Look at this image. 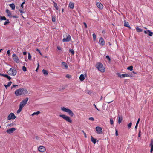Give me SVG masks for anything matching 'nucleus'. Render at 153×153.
Here are the masks:
<instances>
[{"mask_svg":"<svg viewBox=\"0 0 153 153\" xmlns=\"http://www.w3.org/2000/svg\"><path fill=\"white\" fill-rule=\"evenodd\" d=\"M100 44L102 45H104L105 44V42L103 39L102 37H100L99 39Z\"/></svg>","mask_w":153,"mask_h":153,"instance_id":"nucleus-15","label":"nucleus"},{"mask_svg":"<svg viewBox=\"0 0 153 153\" xmlns=\"http://www.w3.org/2000/svg\"><path fill=\"white\" fill-rule=\"evenodd\" d=\"M23 54H24V55H26V54H27V52H26V51L24 52H23Z\"/></svg>","mask_w":153,"mask_h":153,"instance_id":"nucleus-60","label":"nucleus"},{"mask_svg":"<svg viewBox=\"0 0 153 153\" xmlns=\"http://www.w3.org/2000/svg\"><path fill=\"white\" fill-rule=\"evenodd\" d=\"M140 118H139L138 120H137V122L136 123V124L138 125V123H139V121H140Z\"/></svg>","mask_w":153,"mask_h":153,"instance_id":"nucleus-57","label":"nucleus"},{"mask_svg":"<svg viewBox=\"0 0 153 153\" xmlns=\"http://www.w3.org/2000/svg\"><path fill=\"white\" fill-rule=\"evenodd\" d=\"M16 130V129L14 128H10L6 130V132L9 134L12 133Z\"/></svg>","mask_w":153,"mask_h":153,"instance_id":"nucleus-9","label":"nucleus"},{"mask_svg":"<svg viewBox=\"0 0 153 153\" xmlns=\"http://www.w3.org/2000/svg\"><path fill=\"white\" fill-rule=\"evenodd\" d=\"M84 135L85 137V138H86V137H87V136H86V133H84Z\"/></svg>","mask_w":153,"mask_h":153,"instance_id":"nucleus-62","label":"nucleus"},{"mask_svg":"<svg viewBox=\"0 0 153 153\" xmlns=\"http://www.w3.org/2000/svg\"><path fill=\"white\" fill-rule=\"evenodd\" d=\"M22 70L25 72L26 71H27V68H26L25 66H23V67H22Z\"/></svg>","mask_w":153,"mask_h":153,"instance_id":"nucleus-39","label":"nucleus"},{"mask_svg":"<svg viewBox=\"0 0 153 153\" xmlns=\"http://www.w3.org/2000/svg\"><path fill=\"white\" fill-rule=\"evenodd\" d=\"M136 29V31L138 32H141L142 31V29H141V28H139L137 27Z\"/></svg>","mask_w":153,"mask_h":153,"instance_id":"nucleus-29","label":"nucleus"},{"mask_svg":"<svg viewBox=\"0 0 153 153\" xmlns=\"http://www.w3.org/2000/svg\"><path fill=\"white\" fill-rule=\"evenodd\" d=\"M62 64L64 66L66 69H67L68 68V66L67 63L64 62H62Z\"/></svg>","mask_w":153,"mask_h":153,"instance_id":"nucleus-23","label":"nucleus"},{"mask_svg":"<svg viewBox=\"0 0 153 153\" xmlns=\"http://www.w3.org/2000/svg\"><path fill=\"white\" fill-rule=\"evenodd\" d=\"M96 5L97 7L100 9H102L103 8V5L100 2H97Z\"/></svg>","mask_w":153,"mask_h":153,"instance_id":"nucleus-14","label":"nucleus"},{"mask_svg":"<svg viewBox=\"0 0 153 153\" xmlns=\"http://www.w3.org/2000/svg\"><path fill=\"white\" fill-rule=\"evenodd\" d=\"M18 86V85H13L12 87H11V89H12V88H14V87H17Z\"/></svg>","mask_w":153,"mask_h":153,"instance_id":"nucleus-55","label":"nucleus"},{"mask_svg":"<svg viewBox=\"0 0 153 153\" xmlns=\"http://www.w3.org/2000/svg\"><path fill=\"white\" fill-rule=\"evenodd\" d=\"M96 130L98 134H100L102 133V128L98 126L96 127Z\"/></svg>","mask_w":153,"mask_h":153,"instance_id":"nucleus-11","label":"nucleus"},{"mask_svg":"<svg viewBox=\"0 0 153 153\" xmlns=\"http://www.w3.org/2000/svg\"><path fill=\"white\" fill-rule=\"evenodd\" d=\"M25 2H22L21 5V6L22 7V8H23V4H25Z\"/></svg>","mask_w":153,"mask_h":153,"instance_id":"nucleus-50","label":"nucleus"},{"mask_svg":"<svg viewBox=\"0 0 153 153\" xmlns=\"http://www.w3.org/2000/svg\"><path fill=\"white\" fill-rule=\"evenodd\" d=\"M36 138L37 140H39V137H36Z\"/></svg>","mask_w":153,"mask_h":153,"instance_id":"nucleus-64","label":"nucleus"},{"mask_svg":"<svg viewBox=\"0 0 153 153\" xmlns=\"http://www.w3.org/2000/svg\"><path fill=\"white\" fill-rule=\"evenodd\" d=\"M42 72L45 75H48V71L46 70L43 69L42 70Z\"/></svg>","mask_w":153,"mask_h":153,"instance_id":"nucleus-22","label":"nucleus"},{"mask_svg":"<svg viewBox=\"0 0 153 153\" xmlns=\"http://www.w3.org/2000/svg\"><path fill=\"white\" fill-rule=\"evenodd\" d=\"M6 20V18L5 16H0V22L1 20Z\"/></svg>","mask_w":153,"mask_h":153,"instance_id":"nucleus-28","label":"nucleus"},{"mask_svg":"<svg viewBox=\"0 0 153 153\" xmlns=\"http://www.w3.org/2000/svg\"><path fill=\"white\" fill-rule=\"evenodd\" d=\"M12 58L13 60L16 63H19V62L18 57L15 54L12 55Z\"/></svg>","mask_w":153,"mask_h":153,"instance_id":"nucleus-8","label":"nucleus"},{"mask_svg":"<svg viewBox=\"0 0 153 153\" xmlns=\"http://www.w3.org/2000/svg\"><path fill=\"white\" fill-rule=\"evenodd\" d=\"M59 116L69 123H71L72 122V120L71 119L70 117L68 116H66L65 115L60 114Z\"/></svg>","mask_w":153,"mask_h":153,"instance_id":"nucleus-5","label":"nucleus"},{"mask_svg":"<svg viewBox=\"0 0 153 153\" xmlns=\"http://www.w3.org/2000/svg\"><path fill=\"white\" fill-rule=\"evenodd\" d=\"M1 76L6 77V78H7L9 80H10L11 79V77L10 76H9L7 74H1Z\"/></svg>","mask_w":153,"mask_h":153,"instance_id":"nucleus-19","label":"nucleus"},{"mask_svg":"<svg viewBox=\"0 0 153 153\" xmlns=\"http://www.w3.org/2000/svg\"><path fill=\"white\" fill-rule=\"evenodd\" d=\"M38 149L39 151L41 152H44L45 150V147L43 146H41L39 147L38 148Z\"/></svg>","mask_w":153,"mask_h":153,"instance_id":"nucleus-16","label":"nucleus"},{"mask_svg":"<svg viewBox=\"0 0 153 153\" xmlns=\"http://www.w3.org/2000/svg\"><path fill=\"white\" fill-rule=\"evenodd\" d=\"M93 105H94V106L95 107V108H96V109L97 110L99 111H100V110H99L96 107V105H95V104H93Z\"/></svg>","mask_w":153,"mask_h":153,"instance_id":"nucleus-53","label":"nucleus"},{"mask_svg":"<svg viewBox=\"0 0 153 153\" xmlns=\"http://www.w3.org/2000/svg\"><path fill=\"white\" fill-rule=\"evenodd\" d=\"M68 6L70 9H73L74 7V3L72 2H70Z\"/></svg>","mask_w":153,"mask_h":153,"instance_id":"nucleus-18","label":"nucleus"},{"mask_svg":"<svg viewBox=\"0 0 153 153\" xmlns=\"http://www.w3.org/2000/svg\"><path fill=\"white\" fill-rule=\"evenodd\" d=\"M22 109V108L21 107H19V109H18V110H17V113H19L21 111Z\"/></svg>","mask_w":153,"mask_h":153,"instance_id":"nucleus-35","label":"nucleus"},{"mask_svg":"<svg viewBox=\"0 0 153 153\" xmlns=\"http://www.w3.org/2000/svg\"><path fill=\"white\" fill-rule=\"evenodd\" d=\"M141 133V131L140 130L139 131V133H138V137H140L141 136V134H140Z\"/></svg>","mask_w":153,"mask_h":153,"instance_id":"nucleus-49","label":"nucleus"},{"mask_svg":"<svg viewBox=\"0 0 153 153\" xmlns=\"http://www.w3.org/2000/svg\"><path fill=\"white\" fill-rule=\"evenodd\" d=\"M89 119L90 120H92V121H94V120L93 117H89Z\"/></svg>","mask_w":153,"mask_h":153,"instance_id":"nucleus-46","label":"nucleus"},{"mask_svg":"<svg viewBox=\"0 0 153 153\" xmlns=\"http://www.w3.org/2000/svg\"><path fill=\"white\" fill-rule=\"evenodd\" d=\"M6 21H5L4 23V25H6L10 23L8 19H6Z\"/></svg>","mask_w":153,"mask_h":153,"instance_id":"nucleus-32","label":"nucleus"},{"mask_svg":"<svg viewBox=\"0 0 153 153\" xmlns=\"http://www.w3.org/2000/svg\"><path fill=\"white\" fill-rule=\"evenodd\" d=\"M144 32L146 34H148L150 36H152L153 35V32H151L150 30H145Z\"/></svg>","mask_w":153,"mask_h":153,"instance_id":"nucleus-13","label":"nucleus"},{"mask_svg":"<svg viewBox=\"0 0 153 153\" xmlns=\"http://www.w3.org/2000/svg\"><path fill=\"white\" fill-rule=\"evenodd\" d=\"M36 50L38 52H39V53H40V55H42V54L40 52V50H39V49H36Z\"/></svg>","mask_w":153,"mask_h":153,"instance_id":"nucleus-48","label":"nucleus"},{"mask_svg":"<svg viewBox=\"0 0 153 153\" xmlns=\"http://www.w3.org/2000/svg\"><path fill=\"white\" fill-rule=\"evenodd\" d=\"M19 11L21 13H24L23 11L22 10H19Z\"/></svg>","mask_w":153,"mask_h":153,"instance_id":"nucleus-61","label":"nucleus"},{"mask_svg":"<svg viewBox=\"0 0 153 153\" xmlns=\"http://www.w3.org/2000/svg\"><path fill=\"white\" fill-rule=\"evenodd\" d=\"M39 63H38V64H37V68L36 69V71H38V68H39Z\"/></svg>","mask_w":153,"mask_h":153,"instance_id":"nucleus-47","label":"nucleus"},{"mask_svg":"<svg viewBox=\"0 0 153 153\" xmlns=\"http://www.w3.org/2000/svg\"><path fill=\"white\" fill-rule=\"evenodd\" d=\"M8 73L9 75L15 76L16 74L17 71L14 68H11L8 71Z\"/></svg>","mask_w":153,"mask_h":153,"instance_id":"nucleus-4","label":"nucleus"},{"mask_svg":"<svg viewBox=\"0 0 153 153\" xmlns=\"http://www.w3.org/2000/svg\"><path fill=\"white\" fill-rule=\"evenodd\" d=\"M12 82L11 81L9 82L7 85H4V86L6 88H7V87L10 86L12 83Z\"/></svg>","mask_w":153,"mask_h":153,"instance_id":"nucleus-26","label":"nucleus"},{"mask_svg":"<svg viewBox=\"0 0 153 153\" xmlns=\"http://www.w3.org/2000/svg\"><path fill=\"white\" fill-rule=\"evenodd\" d=\"M122 77H123L122 78L125 77H132L133 76L132 75L129 73L122 74Z\"/></svg>","mask_w":153,"mask_h":153,"instance_id":"nucleus-10","label":"nucleus"},{"mask_svg":"<svg viewBox=\"0 0 153 153\" xmlns=\"http://www.w3.org/2000/svg\"><path fill=\"white\" fill-rule=\"evenodd\" d=\"M57 49L58 50H61V48L60 46H58L57 47Z\"/></svg>","mask_w":153,"mask_h":153,"instance_id":"nucleus-59","label":"nucleus"},{"mask_svg":"<svg viewBox=\"0 0 153 153\" xmlns=\"http://www.w3.org/2000/svg\"><path fill=\"white\" fill-rule=\"evenodd\" d=\"M12 17L14 18H17V16H12Z\"/></svg>","mask_w":153,"mask_h":153,"instance_id":"nucleus-63","label":"nucleus"},{"mask_svg":"<svg viewBox=\"0 0 153 153\" xmlns=\"http://www.w3.org/2000/svg\"><path fill=\"white\" fill-rule=\"evenodd\" d=\"M117 75L120 78H122L123 77H122V74H121L117 73Z\"/></svg>","mask_w":153,"mask_h":153,"instance_id":"nucleus-38","label":"nucleus"},{"mask_svg":"<svg viewBox=\"0 0 153 153\" xmlns=\"http://www.w3.org/2000/svg\"><path fill=\"white\" fill-rule=\"evenodd\" d=\"M6 12L8 14V16H10L11 14V13L8 9H7L6 10Z\"/></svg>","mask_w":153,"mask_h":153,"instance_id":"nucleus-30","label":"nucleus"},{"mask_svg":"<svg viewBox=\"0 0 153 153\" xmlns=\"http://www.w3.org/2000/svg\"><path fill=\"white\" fill-rule=\"evenodd\" d=\"M115 131H116V135L117 136L118 135V132H117V129H115Z\"/></svg>","mask_w":153,"mask_h":153,"instance_id":"nucleus-54","label":"nucleus"},{"mask_svg":"<svg viewBox=\"0 0 153 153\" xmlns=\"http://www.w3.org/2000/svg\"><path fill=\"white\" fill-rule=\"evenodd\" d=\"M53 3H54L53 6L57 10H58V8L57 6V5L56 3H55L53 1Z\"/></svg>","mask_w":153,"mask_h":153,"instance_id":"nucleus-27","label":"nucleus"},{"mask_svg":"<svg viewBox=\"0 0 153 153\" xmlns=\"http://www.w3.org/2000/svg\"><path fill=\"white\" fill-rule=\"evenodd\" d=\"M96 67L99 71L101 72H103L105 71V69L103 65L100 62L97 63L96 65Z\"/></svg>","mask_w":153,"mask_h":153,"instance_id":"nucleus-2","label":"nucleus"},{"mask_svg":"<svg viewBox=\"0 0 153 153\" xmlns=\"http://www.w3.org/2000/svg\"><path fill=\"white\" fill-rule=\"evenodd\" d=\"M28 100V98L27 97L23 100L20 103L19 107L23 108L27 103Z\"/></svg>","mask_w":153,"mask_h":153,"instance_id":"nucleus-6","label":"nucleus"},{"mask_svg":"<svg viewBox=\"0 0 153 153\" xmlns=\"http://www.w3.org/2000/svg\"><path fill=\"white\" fill-rule=\"evenodd\" d=\"M71 38V36L70 35H68L66 38L63 39H62V41L63 42H69Z\"/></svg>","mask_w":153,"mask_h":153,"instance_id":"nucleus-12","label":"nucleus"},{"mask_svg":"<svg viewBox=\"0 0 153 153\" xmlns=\"http://www.w3.org/2000/svg\"><path fill=\"white\" fill-rule=\"evenodd\" d=\"M138 125H137V124H136V125H135V130H137V127H138Z\"/></svg>","mask_w":153,"mask_h":153,"instance_id":"nucleus-58","label":"nucleus"},{"mask_svg":"<svg viewBox=\"0 0 153 153\" xmlns=\"http://www.w3.org/2000/svg\"><path fill=\"white\" fill-rule=\"evenodd\" d=\"M150 146H153V140L152 139L151 140L150 143Z\"/></svg>","mask_w":153,"mask_h":153,"instance_id":"nucleus-43","label":"nucleus"},{"mask_svg":"<svg viewBox=\"0 0 153 153\" xmlns=\"http://www.w3.org/2000/svg\"><path fill=\"white\" fill-rule=\"evenodd\" d=\"M7 53L8 55L9 56H10V50H7Z\"/></svg>","mask_w":153,"mask_h":153,"instance_id":"nucleus-51","label":"nucleus"},{"mask_svg":"<svg viewBox=\"0 0 153 153\" xmlns=\"http://www.w3.org/2000/svg\"><path fill=\"white\" fill-rule=\"evenodd\" d=\"M80 80L81 81H83L85 79V77L83 74H81L79 76Z\"/></svg>","mask_w":153,"mask_h":153,"instance_id":"nucleus-20","label":"nucleus"},{"mask_svg":"<svg viewBox=\"0 0 153 153\" xmlns=\"http://www.w3.org/2000/svg\"><path fill=\"white\" fill-rule=\"evenodd\" d=\"M132 122H131L128 124V128L129 129V128H131V125H132Z\"/></svg>","mask_w":153,"mask_h":153,"instance_id":"nucleus-40","label":"nucleus"},{"mask_svg":"<svg viewBox=\"0 0 153 153\" xmlns=\"http://www.w3.org/2000/svg\"><path fill=\"white\" fill-rule=\"evenodd\" d=\"M28 92L24 88H20L17 89L15 91V94L16 96L20 95H25Z\"/></svg>","mask_w":153,"mask_h":153,"instance_id":"nucleus-1","label":"nucleus"},{"mask_svg":"<svg viewBox=\"0 0 153 153\" xmlns=\"http://www.w3.org/2000/svg\"><path fill=\"white\" fill-rule=\"evenodd\" d=\"M9 6L12 10H14L15 9V5L14 4H13V3L11 4H10Z\"/></svg>","mask_w":153,"mask_h":153,"instance_id":"nucleus-24","label":"nucleus"},{"mask_svg":"<svg viewBox=\"0 0 153 153\" xmlns=\"http://www.w3.org/2000/svg\"><path fill=\"white\" fill-rule=\"evenodd\" d=\"M40 113V112L39 111H38L36 112H34L32 114V116H34V115H38L39 113Z\"/></svg>","mask_w":153,"mask_h":153,"instance_id":"nucleus-31","label":"nucleus"},{"mask_svg":"<svg viewBox=\"0 0 153 153\" xmlns=\"http://www.w3.org/2000/svg\"><path fill=\"white\" fill-rule=\"evenodd\" d=\"M61 110L64 112H66L71 116L72 117L74 115L73 113L70 109L66 108L64 107H62L61 108Z\"/></svg>","mask_w":153,"mask_h":153,"instance_id":"nucleus-3","label":"nucleus"},{"mask_svg":"<svg viewBox=\"0 0 153 153\" xmlns=\"http://www.w3.org/2000/svg\"><path fill=\"white\" fill-rule=\"evenodd\" d=\"M16 117L14 114L13 113H11L7 117V120H9L11 119H14Z\"/></svg>","mask_w":153,"mask_h":153,"instance_id":"nucleus-7","label":"nucleus"},{"mask_svg":"<svg viewBox=\"0 0 153 153\" xmlns=\"http://www.w3.org/2000/svg\"><path fill=\"white\" fill-rule=\"evenodd\" d=\"M124 25L125 27H128L130 29L131 28V27L129 26L128 23L127 22H126V21H124Z\"/></svg>","mask_w":153,"mask_h":153,"instance_id":"nucleus-17","label":"nucleus"},{"mask_svg":"<svg viewBox=\"0 0 153 153\" xmlns=\"http://www.w3.org/2000/svg\"><path fill=\"white\" fill-rule=\"evenodd\" d=\"M55 16H52V21L53 22H55Z\"/></svg>","mask_w":153,"mask_h":153,"instance_id":"nucleus-36","label":"nucleus"},{"mask_svg":"<svg viewBox=\"0 0 153 153\" xmlns=\"http://www.w3.org/2000/svg\"><path fill=\"white\" fill-rule=\"evenodd\" d=\"M69 52L72 54L74 55V52L73 49H70Z\"/></svg>","mask_w":153,"mask_h":153,"instance_id":"nucleus-33","label":"nucleus"},{"mask_svg":"<svg viewBox=\"0 0 153 153\" xmlns=\"http://www.w3.org/2000/svg\"><path fill=\"white\" fill-rule=\"evenodd\" d=\"M151 146L150 152L152 153L153 151V146Z\"/></svg>","mask_w":153,"mask_h":153,"instance_id":"nucleus-45","label":"nucleus"},{"mask_svg":"<svg viewBox=\"0 0 153 153\" xmlns=\"http://www.w3.org/2000/svg\"><path fill=\"white\" fill-rule=\"evenodd\" d=\"M106 59H107L109 61H110L111 60V59H110V57L108 55H107L106 56Z\"/></svg>","mask_w":153,"mask_h":153,"instance_id":"nucleus-42","label":"nucleus"},{"mask_svg":"<svg viewBox=\"0 0 153 153\" xmlns=\"http://www.w3.org/2000/svg\"><path fill=\"white\" fill-rule=\"evenodd\" d=\"M71 76L68 75V74H67L66 76V77L67 78H71Z\"/></svg>","mask_w":153,"mask_h":153,"instance_id":"nucleus-52","label":"nucleus"},{"mask_svg":"<svg viewBox=\"0 0 153 153\" xmlns=\"http://www.w3.org/2000/svg\"><path fill=\"white\" fill-rule=\"evenodd\" d=\"M118 123L119 124H120L122 122L123 118L122 117H120V116H118Z\"/></svg>","mask_w":153,"mask_h":153,"instance_id":"nucleus-25","label":"nucleus"},{"mask_svg":"<svg viewBox=\"0 0 153 153\" xmlns=\"http://www.w3.org/2000/svg\"><path fill=\"white\" fill-rule=\"evenodd\" d=\"M83 24H84L85 26V28H87V25L86 23L85 22H84Z\"/></svg>","mask_w":153,"mask_h":153,"instance_id":"nucleus-56","label":"nucleus"},{"mask_svg":"<svg viewBox=\"0 0 153 153\" xmlns=\"http://www.w3.org/2000/svg\"><path fill=\"white\" fill-rule=\"evenodd\" d=\"M28 59L29 60H30L31 59V55L29 53H28Z\"/></svg>","mask_w":153,"mask_h":153,"instance_id":"nucleus-41","label":"nucleus"},{"mask_svg":"<svg viewBox=\"0 0 153 153\" xmlns=\"http://www.w3.org/2000/svg\"><path fill=\"white\" fill-rule=\"evenodd\" d=\"M93 37V38L94 40V41H95L96 40V35L95 33H93L92 35Z\"/></svg>","mask_w":153,"mask_h":153,"instance_id":"nucleus-37","label":"nucleus"},{"mask_svg":"<svg viewBox=\"0 0 153 153\" xmlns=\"http://www.w3.org/2000/svg\"><path fill=\"white\" fill-rule=\"evenodd\" d=\"M110 124L111 125H112L113 124V120L112 119H110Z\"/></svg>","mask_w":153,"mask_h":153,"instance_id":"nucleus-44","label":"nucleus"},{"mask_svg":"<svg viewBox=\"0 0 153 153\" xmlns=\"http://www.w3.org/2000/svg\"><path fill=\"white\" fill-rule=\"evenodd\" d=\"M127 69L132 71L133 70V66H132L128 67L127 68Z\"/></svg>","mask_w":153,"mask_h":153,"instance_id":"nucleus-34","label":"nucleus"},{"mask_svg":"<svg viewBox=\"0 0 153 153\" xmlns=\"http://www.w3.org/2000/svg\"><path fill=\"white\" fill-rule=\"evenodd\" d=\"M91 141L94 144H95L96 142V139L94 138L92 136L91 138Z\"/></svg>","mask_w":153,"mask_h":153,"instance_id":"nucleus-21","label":"nucleus"}]
</instances>
